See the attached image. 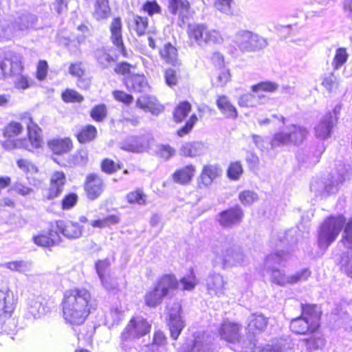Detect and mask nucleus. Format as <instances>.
Listing matches in <instances>:
<instances>
[{
    "instance_id": "obj_1",
    "label": "nucleus",
    "mask_w": 352,
    "mask_h": 352,
    "mask_svg": "<svg viewBox=\"0 0 352 352\" xmlns=\"http://www.w3.org/2000/svg\"><path fill=\"white\" fill-rule=\"evenodd\" d=\"M19 120H11L1 129L0 144L8 151L16 148L33 152L43 145V130L34 120L32 114L25 111Z\"/></svg>"
},
{
    "instance_id": "obj_2",
    "label": "nucleus",
    "mask_w": 352,
    "mask_h": 352,
    "mask_svg": "<svg viewBox=\"0 0 352 352\" xmlns=\"http://www.w3.org/2000/svg\"><path fill=\"white\" fill-rule=\"evenodd\" d=\"M60 307L65 322L73 327L82 325L97 309L91 292L79 287L70 288L63 292Z\"/></svg>"
},
{
    "instance_id": "obj_3",
    "label": "nucleus",
    "mask_w": 352,
    "mask_h": 352,
    "mask_svg": "<svg viewBox=\"0 0 352 352\" xmlns=\"http://www.w3.org/2000/svg\"><path fill=\"white\" fill-rule=\"evenodd\" d=\"M299 316L291 319L289 329L297 336H311L303 340L311 349H318L324 342L321 335L322 311L316 304L300 303Z\"/></svg>"
},
{
    "instance_id": "obj_4",
    "label": "nucleus",
    "mask_w": 352,
    "mask_h": 352,
    "mask_svg": "<svg viewBox=\"0 0 352 352\" xmlns=\"http://www.w3.org/2000/svg\"><path fill=\"white\" fill-rule=\"evenodd\" d=\"M341 242L352 244V217L346 222L345 217L340 214L327 217L321 224L318 231V243L321 245H329L338 237L344 228Z\"/></svg>"
},
{
    "instance_id": "obj_5",
    "label": "nucleus",
    "mask_w": 352,
    "mask_h": 352,
    "mask_svg": "<svg viewBox=\"0 0 352 352\" xmlns=\"http://www.w3.org/2000/svg\"><path fill=\"white\" fill-rule=\"evenodd\" d=\"M178 287L179 282L175 274H163L158 278L153 288L146 293L144 303L148 307L155 308L162 304L170 290H176Z\"/></svg>"
},
{
    "instance_id": "obj_6",
    "label": "nucleus",
    "mask_w": 352,
    "mask_h": 352,
    "mask_svg": "<svg viewBox=\"0 0 352 352\" xmlns=\"http://www.w3.org/2000/svg\"><path fill=\"white\" fill-rule=\"evenodd\" d=\"M186 35L190 45L219 44L223 42L221 33L214 29H208L203 23H190L187 26Z\"/></svg>"
},
{
    "instance_id": "obj_7",
    "label": "nucleus",
    "mask_w": 352,
    "mask_h": 352,
    "mask_svg": "<svg viewBox=\"0 0 352 352\" xmlns=\"http://www.w3.org/2000/svg\"><path fill=\"white\" fill-rule=\"evenodd\" d=\"M151 330V324L147 319L140 316H132L122 331L120 338L123 341L139 339L149 333Z\"/></svg>"
},
{
    "instance_id": "obj_8",
    "label": "nucleus",
    "mask_w": 352,
    "mask_h": 352,
    "mask_svg": "<svg viewBox=\"0 0 352 352\" xmlns=\"http://www.w3.org/2000/svg\"><path fill=\"white\" fill-rule=\"evenodd\" d=\"M107 184L99 173L91 172L86 175L82 188L86 198L94 201L100 198L105 191Z\"/></svg>"
},
{
    "instance_id": "obj_9",
    "label": "nucleus",
    "mask_w": 352,
    "mask_h": 352,
    "mask_svg": "<svg viewBox=\"0 0 352 352\" xmlns=\"http://www.w3.org/2000/svg\"><path fill=\"white\" fill-rule=\"evenodd\" d=\"M236 42L243 52H256L267 45V42L263 38L249 31L240 33Z\"/></svg>"
},
{
    "instance_id": "obj_10",
    "label": "nucleus",
    "mask_w": 352,
    "mask_h": 352,
    "mask_svg": "<svg viewBox=\"0 0 352 352\" xmlns=\"http://www.w3.org/2000/svg\"><path fill=\"white\" fill-rule=\"evenodd\" d=\"M166 309L168 316L167 325L170 331V337L176 340L185 326L184 322L181 317L182 306L179 302H175L173 306L166 305Z\"/></svg>"
},
{
    "instance_id": "obj_11",
    "label": "nucleus",
    "mask_w": 352,
    "mask_h": 352,
    "mask_svg": "<svg viewBox=\"0 0 352 352\" xmlns=\"http://www.w3.org/2000/svg\"><path fill=\"white\" fill-rule=\"evenodd\" d=\"M67 183L66 175L63 170L54 171L50 177L49 187L43 195L44 201L58 198L64 190Z\"/></svg>"
},
{
    "instance_id": "obj_12",
    "label": "nucleus",
    "mask_w": 352,
    "mask_h": 352,
    "mask_svg": "<svg viewBox=\"0 0 352 352\" xmlns=\"http://www.w3.org/2000/svg\"><path fill=\"white\" fill-rule=\"evenodd\" d=\"M168 10L177 16L181 25H184L195 13L188 0H168Z\"/></svg>"
},
{
    "instance_id": "obj_13",
    "label": "nucleus",
    "mask_w": 352,
    "mask_h": 352,
    "mask_svg": "<svg viewBox=\"0 0 352 352\" xmlns=\"http://www.w3.org/2000/svg\"><path fill=\"white\" fill-rule=\"evenodd\" d=\"M242 325L228 320L223 321L217 333L220 338L229 343L239 342L241 338Z\"/></svg>"
},
{
    "instance_id": "obj_14",
    "label": "nucleus",
    "mask_w": 352,
    "mask_h": 352,
    "mask_svg": "<svg viewBox=\"0 0 352 352\" xmlns=\"http://www.w3.org/2000/svg\"><path fill=\"white\" fill-rule=\"evenodd\" d=\"M110 40L120 54L126 58L128 56L126 47L122 36V22L120 16L114 17L109 25Z\"/></svg>"
},
{
    "instance_id": "obj_15",
    "label": "nucleus",
    "mask_w": 352,
    "mask_h": 352,
    "mask_svg": "<svg viewBox=\"0 0 352 352\" xmlns=\"http://www.w3.org/2000/svg\"><path fill=\"white\" fill-rule=\"evenodd\" d=\"M243 216L241 208L235 206L221 211L217 215V221L223 228H228L240 223Z\"/></svg>"
},
{
    "instance_id": "obj_16",
    "label": "nucleus",
    "mask_w": 352,
    "mask_h": 352,
    "mask_svg": "<svg viewBox=\"0 0 352 352\" xmlns=\"http://www.w3.org/2000/svg\"><path fill=\"white\" fill-rule=\"evenodd\" d=\"M221 175V169L217 164L204 165L197 179V187L199 189L208 188L214 181Z\"/></svg>"
},
{
    "instance_id": "obj_17",
    "label": "nucleus",
    "mask_w": 352,
    "mask_h": 352,
    "mask_svg": "<svg viewBox=\"0 0 352 352\" xmlns=\"http://www.w3.org/2000/svg\"><path fill=\"white\" fill-rule=\"evenodd\" d=\"M110 265V262L107 258L98 260L95 263L96 272L103 287L109 292L118 291L119 289L118 285L114 283L113 279L109 273Z\"/></svg>"
},
{
    "instance_id": "obj_18",
    "label": "nucleus",
    "mask_w": 352,
    "mask_h": 352,
    "mask_svg": "<svg viewBox=\"0 0 352 352\" xmlns=\"http://www.w3.org/2000/svg\"><path fill=\"white\" fill-rule=\"evenodd\" d=\"M47 146L54 155L69 153L74 149V142L70 137H56L47 141Z\"/></svg>"
},
{
    "instance_id": "obj_19",
    "label": "nucleus",
    "mask_w": 352,
    "mask_h": 352,
    "mask_svg": "<svg viewBox=\"0 0 352 352\" xmlns=\"http://www.w3.org/2000/svg\"><path fill=\"white\" fill-rule=\"evenodd\" d=\"M54 224L56 229L69 239H78L84 232V227L76 221L56 220Z\"/></svg>"
},
{
    "instance_id": "obj_20",
    "label": "nucleus",
    "mask_w": 352,
    "mask_h": 352,
    "mask_svg": "<svg viewBox=\"0 0 352 352\" xmlns=\"http://www.w3.org/2000/svg\"><path fill=\"white\" fill-rule=\"evenodd\" d=\"M52 228L43 230L38 234L33 236L32 241L38 246L43 248H51L55 246L60 241V238L54 223H52Z\"/></svg>"
},
{
    "instance_id": "obj_21",
    "label": "nucleus",
    "mask_w": 352,
    "mask_h": 352,
    "mask_svg": "<svg viewBox=\"0 0 352 352\" xmlns=\"http://www.w3.org/2000/svg\"><path fill=\"white\" fill-rule=\"evenodd\" d=\"M311 274L310 270L305 268L286 278L284 274L280 273L278 270L275 269L272 270V282L279 285L285 283L294 284L307 280Z\"/></svg>"
},
{
    "instance_id": "obj_22",
    "label": "nucleus",
    "mask_w": 352,
    "mask_h": 352,
    "mask_svg": "<svg viewBox=\"0 0 352 352\" xmlns=\"http://www.w3.org/2000/svg\"><path fill=\"white\" fill-rule=\"evenodd\" d=\"M24 69V65L21 60H12L4 57L0 60V80L8 77L15 76Z\"/></svg>"
},
{
    "instance_id": "obj_23",
    "label": "nucleus",
    "mask_w": 352,
    "mask_h": 352,
    "mask_svg": "<svg viewBox=\"0 0 352 352\" xmlns=\"http://www.w3.org/2000/svg\"><path fill=\"white\" fill-rule=\"evenodd\" d=\"M197 172L195 165L188 164L177 168L171 175L173 181L181 186H188L193 180Z\"/></svg>"
},
{
    "instance_id": "obj_24",
    "label": "nucleus",
    "mask_w": 352,
    "mask_h": 352,
    "mask_svg": "<svg viewBox=\"0 0 352 352\" xmlns=\"http://www.w3.org/2000/svg\"><path fill=\"white\" fill-rule=\"evenodd\" d=\"M136 107L144 111L157 115L164 110V107L153 95L144 94L139 96L135 102Z\"/></svg>"
},
{
    "instance_id": "obj_25",
    "label": "nucleus",
    "mask_w": 352,
    "mask_h": 352,
    "mask_svg": "<svg viewBox=\"0 0 352 352\" xmlns=\"http://www.w3.org/2000/svg\"><path fill=\"white\" fill-rule=\"evenodd\" d=\"M122 83L128 91L133 92H142L149 87L145 75L136 72L122 78Z\"/></svg>"
},
{
    "instance_id": "obj_26",
    "label": "nucleus",
    "mask_w": 352,
    "mask_h": 352,
    "mask_svg": "<svg viewBox=\"0 0 352 352\" xmlns=\"http://www.w3.org/2000/svg\"><path fill=\"white\" fill-rule=\"evenodd\" d=\"M69 74L77 79L78 86L82 89H88L91 85V79L85 78L86 68L82 61L73 62L69 64Z\"/></svg>"
},
{
    "instance_id": "obj_27",
    "label": "nucleus",
    "mask_w": 352,
    "mask_h": 352,
    "mask_svg": "<svg viewBox=\"0 0 352 352\" xmlns=\"http://www.w3.org/2000/svg\"><path fill=\"white\" fill-rule=\"evenodd\" d=\"M149 21L146 16L135 14L128 23V29L131 34L138 37L146 34L148 30Z\"/></svg>"
},
{
    "instance_id": "obj_28",
    "label": "nucleus",
    "mask_w": 352,
    "mask_h": 352,
    "mask_svg": "<svg viewBox=\"0 0 352 352\" xmlns=\"http://www.w3.org/2000/svg\"><path fill=\"white\" fill-rule=\"evenodd\" d=\"M336 120L337 118L333 116L331 112L327 113L315 127L316 136L322 139L328 138L331 133Z\"/></svg>"
},
{
    "instance_id": "obj_29",
    "label": "nucleus",
    "mask_w": 352,
    "mask_h": 352,
    "mask_svg": "<svg viewBox=\"0 0 352 352\" xmlns=\"http://www.w3.org/2000/svg\"><path fill=\"white\" fill-rule=\"evenodd\" d=\"M161 59L167 65L176 67L180 65L177 48L170 42L166 43L160 50Z\"/></svg>"
},
{
    "instance_id": "obj_30",
    "label": "nucleus",
    "mask_w": 352,
    "mask_h": 352,
    "mask_svg": "<svg viewBox=\"0 0 352 352\" xmlns=\"http://www.w3.org/2000/svg\"><path fill=\"white\" fill-rule=\"evenodd\" d=\"M216 105L221 113L228 119L235 120L238 117L236 108L231 103L226 95L217 96Z\"/></svg>"
},
{
    "instance_id": "obj_31",
    "label": "nucleus",
    "mask_w": 352,
    "mask_h": 352,
    "mask_svg": "<svg viewBox=\"0 0 352 352\" xmlns=\"http://www.w3.org/2000/svg\"><path fill=\"white\" fill-rule=\"evenodd\" d=\"M78 142L87 144L94 141L98 137L97 128L91 124L82 126L74 135Z\"/></svg>"
},
{
    "instance_id": "obj_32",
    "label": "nucleus",
    "mask_w": 352,
    "mask_h": 352,
    "mask_svg": "<svg viewBox=\"0 0 352 352\" xmlns=\"http://www.w3.org/2000/svg\"><path fill=\"white\" fill-rule=\"evenodd\" d=\"M226 284V282L222 275H211L206 282L207 291L211 295L220 296L223 293Z\"/></svg>"
},
{
    "instance_id": "obj_33",
    "label": "nucleus",
    "mask_w": 352,
    "mask_h": 352,
    "mask_svg": "<svg viewBox=\"0 0 352 352\" xmlns=\"http://www.w3.org/2000/svg\"><path fill=\"white\" fill-rule=\"evenodd\" d=\"M268 325V318L263 314H253L248 323L247 330L250 333L256 334L264 331Z\"/></svg>"
},
{
    "instance_id": "obj_34",
    "label": "nucleus",
    "mask_w": 352,
    "mask_h": 352,
    "mask_svg": "<svg viewBox=\"0 0 352 352\" xmlns=\"http://www.w3.org/2000/svg\"><path fill=\"white\" fill-rule=\"evenodd\" d=\"M125 201L131 206H146L148 201V195L142 188H135L128 192L125 195Z\"/></svg>"
},
{
    "instance_id": "obj_35",
    "label": "nucleus",
    "mask_w": 352,
    "mask_h": 352,
    "mask_svg": "<svg viewBox=\"0 0 352 352\" xmlns=\"http://www.w3.org/2000/svg\"><path fill=\"white\" fill-rule=\"evenodd\" d=\"M111 14L110 0H95L93 17L98 21L107 19Z\"/></svg>"
},
{
    "instance_id": "obj_36",
    "label": "nucleus",
    "mask_w": 352,
    "mask_h": 352,
    "mask_svg": "<svg viewBox=\"0 0 352 352\" xmlns=\"http://www.w3.org/2000/svg\"><path fill=\"white\" fill-rule=\"evenodd\" d=\"M14 309L12 296L8 293L0 290V320L10 318Z\"/></svg>"
},
{
    "instance_id": "obj_37",
    "label": "nucleus",
    "mask_w": 352,
    "mask_h": 352,
    "mask_svg": "<svg viewBox=\"0 0 352 352\" xmlns=\"http://www.w3.org/2000/svg\"><path fill=\"white\" fill-rule=\"evenodd\" d=\"M120 222V215L118 214H111L102 218L92 220L90 225L93 228L104 229L107 228H111V226H116Z\"/></svg>"
},
{
    "instance_id": "obj_38",
    "label": "nucleus",
    "mask_w": 352,
    "mask_h": 352,
    "mask_svg": "<svg viewBox=\"0 0 352 352\" xmlns=\"http://www.w3.org/2000/svg\"><path fill=\"white\" fill-rule=\"evenodd\" d=\"M123 166L124 164L120 160L115 161L109 157L103 158L100 164L101 171L106 175H113L122 169Z\"/></svg>"
},
{
    "instance_id": "obj_39",
    "label": "nucleus",
    "mask_w": 352,
    "mask_h": 352,
    "mask_svg": "<svg viewBox=\"0 0 352 352\" xmlns=\"http://www.w3.org/2000/svg\"><path fill=\"white\" fill-rule=\"evenodd\" d=\"M278 89V85L272 81H262L257 84L253 85L251 87V91L256 94L258 98H261L263 96L261 94L263 92L265 93H273Z\"/></svg>"
},
{
    "instance_id": "obj_40",
    "label": "nucleus",
    "mask_w": 352,
    "mask_h": 352,
    "mask_svg": "<svg viewBox=\"0 0 352 352\" xmlns=\"http://www.w3.org/2000/svg\"><path fill=\"white\" fill-rule=\"evenodd\" d=\"M136 69V64H131L127 61L122 60L115 65L113 72L116 75L122 76L124 78L134 73Z\"/></svg>"
},
{
    "instance_id": "obj_41",
    "label": "nucleus",
    "mask_w": 352,
    "mask_h": 352,
    "mask_svg": "<svg viewBox=\"0 0 352 352\" xmlns=\"http://www.w3.org/2000/svg\"><path fill=\"white\" fill-rule=\"evenodd\" d=\"M192 110V106L188 101L180 102L173 112V118L175 122H182Z\"/></svg>"
},
{
    "instance_id": "obj_42",
    "label": "nucleus",
    "mask_w": 352,
    "mask_h": 352,
    "mask_svg": "<svg viewBox=\"0 0 352 352\" xmlns=\"http://www.w3.org/2000/svg\"><path fill=\"white\" fill-rule=\"evenodd\" d=\"M91 118L96 122H102L108 116V108L104 103L94 105L89 111Z\"/></svg>"
},
{
    "instance_id": "obj_43",
    "label": "nucleus",
    "mask_w": 352,
    "mask_h": 352,
    "mask_svg": "<svg viewBox=\"0 0 352 352\" xmlns=\"http://www.w3.org/2000/svg\"><path fill=\"white\" fill-rule=\"evenodd\" d=\"M243 174V168L241 162L232 161L227 168V177L233 181L239 180Z\"/></svg>"
},
{
    "instance_id": "obj_44",
    "label": "nucleus",
    "mask_w": 352,
    "mask_h": 352,
    "mask_svg": "<svg viewBox=\"0 0 352 352\" xmlns=\"http://www.w3.org/2000/svg\"><path fill=\"white\" fill-rule=\"evenodd\" d=\"M61 99L65 103H80L84 97L76 90L67 88L61 93Z\"/></svg>"
},
{
    "instance_id": "obj_45",
    "label": "nucleus",
    "mask_w": 352,
    "mask_h": 352,
    "mask_svg": "<svg viewBox=\"0 0 352 352\" xmlns=\"http://www.w3.org/2000/svg\"><path fill=\"white\" fill-rule=\"evenodd\" d=\"M349 54L345 47L336 49L331 65L333 69L337 70L342 67L347 61Z\"/></svg>"
},
{
    "instance_id": "obj_46",
    "label": "nucleus",
    "mask_w": 352,
    "mask_h": 352,
    "mask_svg": "<svg viewBox=\"0 0 352 352\" xmlns=\"http://www.w3.org/2000/svg\"><path fill=\"white\" fill-rule=\"evenodd\" d=\"M293 130L289 132L292 143L296 145L301 144L307 138L308 131L303 126L293 125Z\"/></svg>"
},
{
    "instance_id": "obj_47",
    "label": "nucleus",
    "mask_w": 352,
    "mask_h": 352,
    "mask_svg": "<svg viewBox=\"0 0 352 352\" xmlns=\"http://www.w3.org/2000/svg\"><path fill=\"white\" fill-rule=\"evenodd\" d=\"M179 78L180 76L179 69L169 67L165 69L164 80L166 84L170 87L177 85Z\"/></svg>"
},
{
    "instance_id": "obj_48",
    "label": "nucleus",
    "mask_w": 352,
    "mask_h": 352,
    "mask_svg": "<svg viewBox=\"0 0 352 352\" xmlns=\"http://www.w3.org/2000/svg\"><path fill=\"white\" fill-rule=\"evenodd\" d=\"M217 71V85L219 87H223L231 80V74L230 69L226 66L215 69Z\"/></svg>"
},
{
    "instance_id": "obj_49",
    "label": "nucleus",
    "mask_w": 352,
    "mask_h": 352,
    "mask_svg": "<svg viewBox=\"0 0 352 352\" xmlns=\"http://www.w3.org/2000/svg\"><path fill=\"white\" fill-rule=\"evenodd\" d=\"M78 196L76 192H68L60 201V207L63 210L73 208L78 203Z\"/></svg>"
},
{
    "instance_id": "obj_50",
    "label": "nucleus",
    "mask_w": 352,
    "mask_h": 352,
    "mask_svg": "<svg viewBox=\"0 0 352 352\" xmlns=\"http://www.w3.org/2000/svg\"><path fill=\"white\" fill-rule=\"evenodd\" d=\"M179 283H181L182 285V289L184 291H192L195 289L197 285V278L192 269L190 270V273L188 276L182 277Z\"/></svg>"
},
{
    "instance_id": "obj_51",
    "label": "nucleus",
    "mask_w": 352,
    "mask_h": 352,
    "mask_svg": "<svg viewBox=\"0 0 352 352\" xmlns=\"http://www.w3.org/2000/svg\"><path fill=\"white\" fill-rule=\"evenodd\" d=\"M112 96L113 99L120 103H122L125 105H130L134 101L133 96L123 90L121 89H116L112 91Z\"/></svg>"
},
{
    "instance_id": "obj_52",
    "label": "nucleus",
    "mask_w": 352,
    "mask_h": 352,
    "mask_svg": "<svg viewBox=\"0 0 352 352\" xmlns=\"http://www.w3.org/2000/svg\"><path fill=\"white\" fill-rule=\"evenodd\" d=\"M198 121V118L196 114H192L189 119L186 122L184 125L181 126L177 131V135L179 137H184L188 135L193 129L195 125Z\"/></svg>"
},
{
    "instance_id": "obj_53",
    "label": "nucleus",
    "mask_w": 352,
    "mask_h": 352,
    "mask_svg": "<svg viewBox=\"0 0 352 352\" xmlns=\"http://www.w3.org/2000/svg\"><path fill=\"white\" fill-rule=\"evenodd\" d=\"M142 11L152 16L160 14L162 8L156 0L146 1L142 6Z\"/></svg>"
},
{
    "instance_id": "obj_54",
    "label": "nucleus",
    "mask_w": 352,
    "mask_h": 352,
    "mask_svg": "<svg viewBox=\"0 0 352 352\" xmlns=\"http://www.w3.org/2000/svg\"><path fill=\"white\" fill-rule=\"evenodd\" d=\"M234 0H214V8L222 13L226 14H233L232 4Z\"/></svg>"
},
{
    "instance_id": "obj_55",
    "label": "nucleus",
    "mask_w": 352,
    "mask_h": 352,
    "mask_svg": "<svg viewBox=\"0 0 352 352\" xmlns=\"http://www.w3.org/2000/svg\"><path fill=\"white\" fill-rule=\"evenodd\" d=\"M75 165H85L89 161L88 151L84 148L78 149L71 157Z\"/></svg>"
},
{
    "instance_id": "obj_56",
    "label": "nucleus",
    "mask_w": 352,
    "mask_h": 352,
    "mask_svg": "<svg viewBox=\"0 0 352 352\" xmlns=\"http://www.w3.org/2000/svg\"><path fill=\"white\" fill-rule=\"evenodd\" d=\"M49 66L47 60H38L35 72L36 78L38 81H43L46 79L48 74Z\"/></svg>"
},
{
    "instance_id": "obj_57",
    "label": "nucleus",
    "mask_w": 352,
    "mask_h": 352,
    "mask_svg": "<svg viewBox=\"0 0 352 352\" xmlns=\"http://www.w3.org/2000/svg\"><path fill=\"white\" fill-rule=\"evenodd\" d=\"M290 143H292V139L289 133L278 132L273 136L272 144L275 146H280Z\"/></svg>"
},
{
    "instance_id": "obj_58",
    "label": "nucleus",
    "mask_w": 352,
    "mask_h": 352,
    "mask_svg": "<svg viewBox=\"0 0 352 352\" xmlns=\"http://www.w3.org/2000/svg\"><path fill=\"white\" fill-rule=\"evenodd\" d=\"M175 154V150L168 144H162L158 147L157 155L159 157L168 160Z\"/></svg>"
},
{
    "instance_id": "obj_59",
    "label": "nucleus",
    "mask_w": 352,
    "mask_h": 352,
    "mask_svg": "<svg viewBox=\"0 0 352 352\" xmlns=\"http://www.w3.org/2000/svg\"><path fill=\"white\" fill-rule=\"evenodd\" d=\"M18 167L25 173H37L38 171V167L32 162L25 159H19L16 161Z\"/></svg>"
},
{
    "instance_id": "obj_60",
    "label": "nucleus",
    "mask_w": 352,
    "mask_h": 352,
    "mask_svg": "<svg viewBox=\"0 0 352 352\" xmlns=\"http://www.w3.org/2000/svg\"><path fill=\"white\" fill-rule=\"evenodd\" d=\"M239 199L243 205H251L257 199V195L251 190H243L239 195Z\"/></svg>"
},
{
    "instance_id": "obj_61",
    "label": "nucleus",
    "mask_w": 352,
    "mask_h": 352,
    "mask_svg": "<svg viewBox=\"0 0 352 352\" xmlns=\"http://www.w3.org/2000/svg\"><path fill=\"white\" fill-rule=\"evenodd\" d=\"M180 152L184 157H194L197 155V148L195 143L186 142L182 146Z\"/></svg>"
},
{
    "instance_id": "obj_62",
    "label": "nucleus",
    "mask_w": 352,
    "mask_h": 352,
    "mask_svg": "<svg viewBox=\"0 0 352 352\" xmlns=\"http://www.w3.org/2000/svg\"><path fill=\"white\" fill-rule=\"evenodd\" d=\"M256 95L248 93L240 96L238 104L241 107H255L254 99Z\"/></svg>"
},
{
    "instance_id": "obj_63",
    "label": "nucleus",
    "mask_w": 352,
    "mask_h": 352,
    "mask_svg": "<svg viewBox=\"0 0 352 352\" xmlns=\"http://www.w3.org/2000/svg\"><path fill=\"white\" fill-rule=\"evenodd\" d=\"M13 190L15 192L22 196H26L33 192V189L31 187L21 182H16L14 184Z\"/></svg>"
},
{
    "instance_id": "obj_64",
    "label": "nucleus",
    "mask_w": 352,
    "mask_h": 352,
    "mask_svg": "<svg viewBox=\"0 0 352 352\" xmlns=\"http://www.w3.org/2000/svg\"><path fill=\"white\" fill-rule=\"evenodd\" d=\"M115 62L113 56L108 52L104 51L98 56V63L103 67L107 68L108 66Z\"/></svg>"
}]
</instances>
